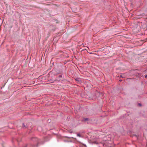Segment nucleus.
I'll return each instance as SVG.
<instances>
[{"instance_id":"obj_1","label":"nucleus","mask_w":147,"mask_h":147,"mask_svg":"<svg viewBox=\"0 0 147 147\" xmlns=\"http://www.w3.org/2000/svg\"><path fill=\"white\" fill-rule=\"evenodd\" d=\"M32 140L34 141V140H35L36 141H37L38 140L37 139L35 138H32Z\"/></svg>"},{"instance_id":"obj_2","label":"nucleus","mask_w":147,"mask_h":147,"mask_svg":"<svg viewBox=\"0 0 147 147\" xmlns=\"http://www.w3.org/2000/svg\"><path fill=\"white\" fill-rule=\"evenodd\" d=\"M88 120V118H85V119H84V121H87Z\"/></svg>"},{"instance_id":"obj_3","label":"nucleus","mask_w":147,"mask_h":147,"mask_svg":"<svg viewBox=\"0 0 147 147\" xmlns=\"http://www.w3.org/2000/svg\"><path fill=\"white\" fill-rule=\"evenodd\" d=\"M77 136H78L79 137H81V135L79 134H77Z\"/></svg>"},{"instance_id":"obj_4","label":"nucleus","mask_w":147,"mask_h":147,"mask_svg":"<svg viewBox=\"0 0 147 147\" xmlns=\"http://www.w3.org/2000/svg\"><path fill=\"white\" fill-rule=\"evenodd\" d=\"M145 78L147 79V75L145 76Z\"/></svg>"},{"instance_id":"obj_5","label":"nucleus","mask_w":147,"mask_h":147,"mask_svg":"<svg viewBox=\"0 0 147 147\" xmlns=\"http://www.w3.org/2000/svg\"><path fill=\"white\" fill-rule=\"evenodd\" d=\"M24 147H26V146H25Z\"/></svg>"},{"instance_id":"obj_6","label":"nucleus","mask_w":147,"mask_h":147,"mask_svg":"<svg viewBox=\"0 0 147 147\" xmlns=\"http://www.w3.org/2000/svg\"><path fill=\"white\" fill-rule=\"evenodd\" d=\"M119 81H121V80H119Z\"/></svg>"}]
</instances>
